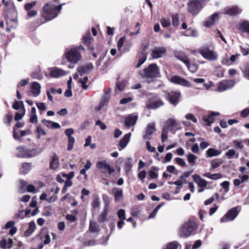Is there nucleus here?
<instances>
[{
  "mask_svg": "<svg viewBox=\"0 0 249 249\" xmlns=\"http://www.w3.org/2000/svg\"><path fill=\"white\" fill-rule=\"evenodd\" d=\"M94 69L93 64L91 63H87L85 65L79 66L78 68V71L81 76L84 73H87L92 71Z\"/></svg>",
  "mask_w": 249,
  "mask_h": 249,
  "instance_id": "a211bd4d",
  "label": "nucleus"
},
{
  "mask_svg": "<svg viewBox=\"0 0 249 249\" xmlns=\"http://www.w3.org/2000/svg\"><path fill=\"white\" fill-rule=\"evenodd\" d=\"M13 119V116L11 114L7 115L4 118V122L5 124H7L8 126L10 125L11 122Z\"/></svg>",
  "mask_w": 249,
  "mask_h": 249,
  "instance_id": "69168bd1",
  "label": "nucleus"
},
{
  "mask_svg": "<svg viewBox=\"0 0 249 249\" xmlns=\"http://www.w3.org/2000/svg\"><path fill=\"white\" fill-rule=\"evenodd\" d=\"M168 131V130L165 129L164 128L163 129L161 135V141L162 142H164L167 139Z\"/></svg>",
  "mask_w": 249,
  "mask_h": 249,
  "instance_id": "338daca9",
  "label": "nucleus"
},
{
  "mask_svg": "<svg viewBox=\"0 0 249 249\" xmlns=\"http://www.w3.org/2000/svg\"><path fill=\"white\" fill-rule=\"evenodd\" d=\"M65 57L71 64H76L81 59V55L77 49L72 48L65 53Z\"/></svg>",
  "mask_w": 249,
  "mask_h": 249,
  "instance_id": "0eeeda50",
  "label": "nucleus"
},
{
  "mask_svg": "<svg viewBox=\"0 0 249 249\" xmlns=\"http://www.w3.org/2000/svg\"><path fill=\"white\" fill-rule=\"evenodd\" d=\"M192 178L199 188H205L208 184V182L206 180L203 179L197 174L193 175Z\"/></svg>",
  "mask_w": 249,
  "mask_h": 249,
  "instance_id": "4be33fe9",
  "label": "nucleus"
},
{
  "mask_svg": "<svg viewBox=\"0 0 249 249\" xmlns=\"http://www.w3.org/2000/svg\"><path fill=\"white\" fill-rule=\"evenodd\" d=\"M131 159L128 158L127 160L125 162L124 165V170L126 173H128L131 170L132 166Z\"/></svg>",
  "mask_w": 249,
  "mask_h": 249,
  "instance_id": "ea45409f",
  "label": "nucleus"
},
{
  "mask_svg": "<svg viewBox=\"0 0 249 249\" xmlns=\"http://www.w3.org/2000/svg\"><path fill=\"white\" fill-rule=\"evenodd\" d=\"M196 228L194 222L189 221L185 223L179 229V235L180 237L186 238L189 236Z\"/></svg>",
  "mask_w": 249,
  "mask_h": 249,
  "instance_id": "39448f33",
  "label": "nucleus"
},
{
  "mask_svg": "<svg viewBox=\"0 0 249 249\" xmlns=\"http://www.w3.org/2000/svg\"><path fill=\"white\" fill-rule=\"evenodd\" d=\"M25 108H23V110L21 111V113L17 112L15 114V120L16 121H18L21 120L23 116L25 115Z\"/></svg>",
  "mask_w": 249,
  "mask_h": 249,
  "instance_id": "49530a36",
  "label": "nucleus"
},
{
  "mask_svg": "<svg viewBox=\"0 0 249 249\" xmlns=\"http://www.w3.org/2000/svg\"><path fill=\"white\" fill-rule=\"evenodd\" d=\"M146 59H147V57H146V55L144 54H142L140 56L139 60L136 65V67L139 68L143 63H144V62L146 61Z\"/></svg>",
  "mask_w": 249,
  "mask_h": 249,
  "instance_id": "09e8293b",
  "label": "nucleus"
},
{
  "mask_svg": "<svg viewBox=\"0 0 249 249\" xmlns=\"http://www.w3.org/2000/svg\"><path fill=\"white\" fill-rule=\"evenodd\" d=\"M36 131L38 133L37 136V139H40L41 135H45L46 133L44 129L41 128L39 126H37L36 127Z\"/></svg>",
  "mask_w": 249,
  "mask_h": 249,
  "instance_id": "6e6d98bb",
  "label": "nucleus"
},
{
  "mask_svg": "<svg viewBox=\"0 0 249 249\" xmlns=\"http://www.w3.org/2000/svg\"><path fill=\"white\" fill-rule=\"evenodd\" d=\"M166 52L164 47H155L151 51V56L153 58L157 59L162 57Z\"/></svg>",
  "mask_w": 249,
  "mask_h": 249,
  "instance_id": "4468645a",
  "label": "nucleus"
},
{
  "mask_svg": "<svg viewBox=\"0 0 249 249\" xmlns=\"http://www.w3.org/2000/svg\"><path fill=\"white\" fill-rule=\"evenodd\" d=\"M79 83L81 84V87L83 89H87L89 84V78L87 76L80 78Z\"/></svg>",
  "mask_w": 249,
  "mask_h": 249,
  "instance_id": "72a5a7b5",
  "label": "nucleus"
},
{
  "mask_svg": "<svg viewBox=\"0 0 249 249\" xmlns=\"http://www.w3.org/2000/svg\"><path fill=\"white\" fill-rule=\"evenodd\" d=\"M132 46V42H127V43H126L124 47V48L122 51V53H124L129 51Z\"/></svg>",
  "mask_w": 249,
  "mask_h": 249,
  "instance_id": "e2e57ef3",
  "label": "nucleus"
},
{
  "mask_svg": "<svg viewBox=\"0 0 249 249\" xmlns=\"http://www.w3.org/2000/svg\"><path fill=\"white\" fill-rule=\"evenodd\" d=\"M199 53L206 59L209 61H215L218 59L217 53L206 47L199 49Z\"/></svg>",
  "mask_w": 249,
  "mask_h": 249,
  "instance_id": "423d86ee",
  "label": "nucleus"
},
{
  "mask_svg": "<svg viewBox=\"0 0 249 249\" xmlns=\"http://www.w3.org/2000/svg\"><path fill=\"white\" fill-rule=\"evenodd\" d=\"M179 247V245L177 242L174 241L167 244L164 249H178Z\"/></svg>",
  "mask_w": 249,
  "mask_h": 249,
  "instance_id": "c03bdc74",
  "label": "nucleus"
},
{
  "mask_svg": "<svg viewBox=\"0 0 249 249\" xmlns=\"http://www.w3.org/2000/svg\"><path fill=\"white\" fill-rule=\"evenodd\" d=\"M97 167L100 169L102 172L104 173L107 172L109 174H111L114 172L113 168L111 167L107 164L105 160L98 161L97 163Z\"/></svg>",
  "mask_w": 249,
  "mask_h": 249,
  "instance_id": "ddd939ff",
  "label": "nucleus"
},
{
  "mask_svg": "<svg viewBox=\"0 0 249 249\" xmlns=\"http://www.w3.org/2000/svg\"><path fill=\"white\" fill-rule=\"evenodd\" d=\"M180 97V93L178 92H170L168 94V99L173 105L176 106L178 104Z\"/></svg>",
  "mask_w": 249,
  "mask_h": 249,
  "instance_id": "6ab92c4d",
  "label": "nucleus"
},
{
  "mask_svg": "<svg viewBox=\"0 0 249 249\" xmlns=\"http://www.w3.org/2000/svg\"><path fill=\"white\" fill-rule=\"evenodd\" d=\"M205 3L201 0H191L187 3V11L193 15L199 13Z\"/></svg>",
  "mask_w": 249,
  "mask_h": 249,
  "instance_id": "7ed1b4c3",
  "label": "nucleus"
},
{
  "mask_svg": "<svg viewBox=\"0 0 249 249\" xmlns=\"http://www.w3.org/2000/svg\"><path fill=\"white\" fill-rule=\"evenodd\" d=\"M242 10L236 6H233L225 10V13L230 16H233L240 14Z\"/></svg>",
  "mask_w": 249,
  "mask_h": 249,
  "instance_id": "cd10ccee",
  "label": "nucleus"
},
{
  "mask_svg": "<svg viewBox=\"0 0 249 249\" xmlns=\"http://www.w3.org/2000/svg\"><path fill=\"white\" fill-rule=\"evenodd\" d=\"M36 229V224L34 221L29 223L28 229L25 231L24 235L25 236H30L35 231Z\"/></svg>",
  "mask_w": 249,
  "mask_h": 249,
  "instance_id": "473e14b6",
  "label": "nucleus"
},
{
  "mask_svg": "<svg viewBox=\"0 0 249 249\" xmlns=\"http://www.w3.org/2000/svg\"><path fill=\"white\" fill-rule=\"evenodd\" d=\"M178 123L177 121L173 118H170L166 121L164 123V127L165 129L168 131H172L178 128Z\"/></svg>",
  "mask_w": 249,
  "mask_h": 249,
  "instance_id": "f8f14e48",
  "label": "nucleus"
},
{
  "mask_svg": "<svg viewBox=\"0 0 249 249\" xmlns=\"http://www.w3.org/2000/svg\"><path fill=\"white\" fill-rule=\"evenodd\" d=\"M219 115V113L218 112L212 111L207 116H204L202 120L206 125H210L214 122V116H218Z\"/></svg>",
  "mask_w": 249,
  "mask_h": 249,
  "instance_id": "5701e85b",
  "label": "nucleus"
},
{
  "mask_svg": "<svg viewBox=\"0 0 249 249\" xmlns=\"http://www.w3.org/2000/svg\"><path fill=\"white\" fill-rule=\"evenodd\" d=\"M233 143L237 149L242 150L243 148V144L242 142L239 140H234L233 141Z\"/></svg>",
  "mask_w": 249,
  "mask_h": 249,
  "instance_id": "4d7b16f0",
  "label": "nucleus"
},
{
  "mask_svg": "<svg viewBox=\"0 0 249 249\" xmlns=\"http://www.w3.org/2000/svg\"><path fill=\"white\" fill-rule=\"evenodd\" d=\"M12 107L14 109L17 110L21 109V110L22 111L23 108H25L23 101H15Z\"/></svg>",
  "mask_w": 249,
  "mask_h": 249,
  "instance_id": "c9c22d12",
  "label": "nucleus"
},
{
  "mask_svg": "<svg viewBox=\"0 0 249 249\" xmlns=\"http://www.w3.org/2000/svg\"><path fill=\"white\" fill-rule=\"evenodd\" d=\"M111 93V89H108L107 90L104 91V94L102 96L98 106L95 107V110L97 111L100 110L104 107L107 105L108 103Z\"/></svg>",
  "mask_w": 249,
  "mask_h": 249,
  "instance_id": "1a4fd4ad",
  "label": "nucleus"
},
{
  "mask_svg": "<svg viewBox=\"0 0 249 249\" xmlns=\"http://www.w3.org/2000/svg\"><path fill=\"white\" fill-rule=\"evenodd\" d=\"M138 119L137 116L134 114H130L124 118V124L127 127L134 125Z\"/></svg>",
  "mask_w": 249,
  "mask_h": 249,
  "instance_id": "412c9836",
  "label": "nucleus"
},
{
  "mask_svg": "<svg viewBox=\"0 0 249 249\" xmlns=\"http://www.w3.org/2000/svg\"><path fill=\"white\" fill-rule=\"evenodd\" d=\"M125 39V36L120 38L117 43V47L119 51H121L122 47L124 45Z\"/></svg>",
  "mask_w": 249,
  "mask_h": 249,
  "instance_id": "13d9d810",
  "label": "nucleus"
},
{
  "mask_svg": "<svg viewBox=\"0 0 249 249\" xmlns=\"http://www.w3.org/2000/svg\"><path fill=\"white\" fill-rule=\"evenodd\" d=\"M240 211V209L239 207H234L230 209L221 218V222L224 223L234 220Z\"/></svg>",
  "mask_w": 249,
  "mask_h": 249,
  "instance_id": "6e6552de",
  "label": "nucleus"
},
{
  "mask_svg": "<svg viewBox=\"0 0 249 249\" xmlns=\"http://www.w3.org/2000/svg\"><path fill=\"white\" fill-rule=\"evenodd\" d=\"M65 3L55 6L50 2L46 4L42 9V17L46 20H50L56 17Z\"/></svg>",
  "mask_w": 249,
  "mask_h": 249,
  "instance_id": "f257e3e1",
  "label": "nucleus"
},
{
  "mask_svg": "<svg viewBox=\"0 0 249 249\" xmlns=\"http://www.w3.org/2000/svg\"><path fill=\"white\" fill-rule=\"evenodd\" d=\"M218 18L219 17L217 13H215L213 14L210 18H208L204 22V26L207 27H210L214 25L215 21L218 19Z\"/></svg>",
  "mask_w": 249,
  "mask_h": 249,
  "instance_id": "a878e982",
  "label": "nucleus"
},
{
  "mask_svg": "<svg viewBox=\"0 0 249 249\" xmlns=\"http://www.w3.org/2000/svg\"><path fill=\"white\" fill-rule=\"evenodd\" d=\"M17 149L18 151L17 156L22 158L33 157L38 155L42 152V149L40 148L28 150L22 146L18 147Z\"/></svg>",
  "mask_w": 249,
  "mask_h": 249,
  "instance_id": "20e7f679",
  "label": "nucleus"
},
{
  "mask_svg": "<svg viewBox=\"0 0 249 249\" xmlns=\"http://www.w3.org/2000/svg\"><path fill=\"white\" fill-rule=\"evenodd\" d=\"M118 216L121 220H125V211L123 209H120L118 212Z\"/></svg>",
  "mask_w": 249,
  "mask_h": 249,
  "instance_id": "0e129e2a",
  "label": "nucleus"
},
{
  "mask_svg": "<svg viewBox=\"0 0 249 249\" xmlns=\"http://www.w3.org/2000/svg\"><path fill=\"white\" fill-rule=\"evenodd\" d=\"M172 24L175 27H177L179 25V17L178 14L172 16Z\"/></svg>",
  "mask_w": 249,
  "mask_h": 249,
  "instance_id": "864d4df0",
  "label": "nucleus"
},
{
  "mask_svg": "<svg viewBox=\"0 0 249 249\" xmlns=\"http://www.w3.org/2000/svg\"><path fill=\"white\" fill-rule=\"evenodd\" d=\"M210 163L212 169H214L220 166L222 163V161L220 160L215 159L211 160Z\"/></svg>",
  "mask_w": 249,
  "mask_h": 249,
  "instance_id": "a19ab883",
  "label": "nucleus"
},
{
  "mask_svg": "<svg viewBox=\"0 0 249 249\" xmlns=\"http://www.w3.org/2000/svg\"><path fill=\"white\" fill-rule=\"evenodd\" d=\"M74 142L75 139L74 137L68 138V145L67 147V150L68 151H71L73 149Z\"/></svg>",
  "mask_w": 249,
  "mask_h": 249,
  "instance_id": "de8ad7c7",
  "label": "nucleus"
},
{
  "mask_svg": "<svg viewBox=\"0 0 249 249\" xmlns=\"http://www.w3.org/2000/svg\"><path fill=\"white\" fill-rule=\"evenodd\" d=\"M59 164V160L58 157L55 153H53L51 157L50 161V168L52 169L55 170L57 169Z\"/></svg>",
  "mask_w": 249,
  "mask_h": 249,
  "instance_id": "393cba45",
  "label": "nucleus"
},
{
  "mask_svg": "<svg viewBox=\"0 0 249 249\" xmlns=\"http://www.w3.org/2000/svg\"><path fill=\"white\" fill-rule=\"evenodd\" d=\"M220 151L216 150L213 148H209L206 153V156L207 158H211L212 157L217 156L221 154Z\"/></svg>",
  "mask_w": 249,
  "mask_h": 249,
  "instance_id": "7c9ffc66",
  "label": "nucleus"
},
{
  "mask_svg": "<svg viewBox=\"0 0 249 249\" xmlns=\"http://www.w3.org/2000/svg\"><path fill=\"white\" fill-rule=\"evenodd\" d=\"M155 131V124L154 123L149 124L147 125L145 135L143 136L144 139H150L151 135Z\"/></svg>",
  "mask_w": 249,
  "mask_h": 249,
  "instance_id": "b1692460",
  "label": "nucleus"
},
{
  "mask_svg": "<svg viewBox=\"0 0 249 249\" xmlns=\"http://www.w3.org/2000/svg\"><path fill=\"white\" fill-rule=\"evenodd\" d=\"M31 163H24L20 168V172L21 174H26L31 170Z\"/></svg>",
  "mask_w": 249,
  "mask_h": 249,
  "instance_id": "2f4dec72",
  "label": "nucleus"
},
{
  "mask_svg": "<svg viewBox=\"0 0 249 249\" xmlns=\"http://www.w3.org/2000/svg\"><path fill=\"white\" fill-rule=\"evenodd\" d=\"M240 28L243 31L249 33V21H244L240 24Z\"/></svg>",
  "mask_w": 249,
  "mask_h": 249,
  "instance_id": "4c0bfd02",
  "label": "nucleus"
},
{
  "mask_svg": "<svg viewBox=\"0 0 249 249\" xmlns=\"http://www.w3.org/2000/svg\"><path fill=\"white\" fill-rule=\"evenodd\" d=\"M170 81L174 84H178L183 87H191V84L190 82L179 76L175 75L172 76Z\"/></svg>",
  "mask_w": 249,
  "mask_h": 249,
  "instance_id": "9b49d317",
  "label": "nucleus"
},
{
  "mask_svg": "<svg viewBox=\"0 0 249 249\" xmlns=\"http://www.w3.org/2000/svg\"><path fill=\"white\" fill-rule=\"evenodd\" d=\"M36 1H34L31 3H28L25 5V9L27 11H29L33 8L36 4Z\"/></svg>",
  "mask_w": 249,
  "mask_h": 249,
  "instance_id": "680f3d73",
  "label": "nucleus"
},
{
  "mask_svg": "<svg viewBox=\"0 0 249 249\" xmlns=\"http://www.w3.org/2000/svg\"><path fill=\"white\" fill-rule=\"evenodd\" d=\"M125 84L124 81L118 82L116 84V89L120 91H123L125 88Z\"/></svg>",
  "mask_w": 249,
  "mask_h": 249,
  "instance_id": "bf43d9fd",
  "label": "nucleus"
},
{
  "mask_svg": "<svg viewBox=\"0 0 249 249\" xmlns=\"http://www.w3.org/2000/svg\"><path fill=\"white\" fill-rule=\"evenodd\" d=\"M112 192L114 196L115 201H119L123 197V193L122 189L114 188L112 190Z\"/></svg>",
  "mask_w": 249,
  "mask_h": 249,
  "instance_id": "c756f323",
  "label": "nucleus"
},
{
  "mask_svg": "<svg viewBox=\"0 0 249 249\" xmlns=\"http://www.w3.org/2000/svg\"><path fill=\"white\" fill-rule=\"evenodd\" d=\"M100 204V201L98 197H95L91 203V206L94 209L99 210Z\"/></svg>",
  "mask_w": 249,
  "mask_h": 249,
  "instance_id": "79ce46f5",
  "label": "nucleus"
},
{
  "mask_svg": "<svg viewBox=\"0 0 249 249\" xmlns=\"http://www.w3.org/2000/svg\"><path fill=\"white\" fill-rule=\"evenodd\" d=\"M41 86L37 82H34L30 84L31 92L34 97L38 96L41 92Z\"/></svg>",
  "mask_w": 249,
  "mask_h": 249,
  "instance_id": "aec40b11",
  "label": "nucleus"
},
{
  "mask_svg": "<svg viewBox=\"0 0 249 249\" xmlns=\"http://www.w3.org/2000/svg\"><path fill=\"white\" fill-rule=\"evenodd\" d=\"M15 16L13 18H8L6 20V31L8 32H10L12 29H15L17 28L18 25V20L17 18L16 14Z\"/></svg>",
  "mask_w": 249,
  "mask_h": 249,
  "instance_id": "dca6fc26",
  "label": "nucleus"
},
{
  "mask_svg": "<svg viewBox=\"0 0 249 249\" xmlns=\"http://www.w3.org/2000/svg\"><path fill=\"white\" fill-rule=\"evenodd\" d=\"M90 35V33H89L87 35L84 36L83 38L84 44L88 46H89L91 41V38Z\"/></svg>",
  "mask_w": 249,
  "mask_h": 249,
  "instance_id": "603ef678",
  "label": "nucleus"
},
{
  "mask_svg": "<svg viewBox=\"0 0 249 249\" xmlns=\"http://www.w3.org/2000/svg\"><path fill=\"white\" fill-rule=\"evenodd\" d=\"M160 23L162 27H167L170 25L171 21L168 18H163L160 20Z\"/></svg>",
  "mask_w": 249,
  "mask_h": 249,
  "instance_id": "8fccbe9b",
  "label": "nucleus"
},
{
  "mask_svg": "<svg viewBox=\"0 0 249 249\" xmlns=\"http://www.w3.org/2000/svg\"><path fill=\"white\" fill-rule=\"evenodd\" d=\"M36 105L37 108L40 111H45L46 109V106L44 103H37Z\"/></svg>",
  "mask_w": 249,
  "mask_h": 249,
  "instance_id": "774afa93",
  "label": "nucleus"
},
{
  "mask_svg": "<svg viewBox=\"0 0 249 249\" xmlns=\"http://www.w3.org/2000/svg\"><path fill=\"white\" fill-rule=\"evenodd\" d=\"M13 246V240L11 238H3L1 240L0 247L3 249H10Z\"/></svg>",
  "mask_w": 249,
  "mask_h": 249,
  "instance_id": "bb28decb",
  "label": "nucleus"
},
{
  "mask_svg": "<svg viewBox=\"0 0 249 249\" xmlns=\"http://www.w3.org/2000/svg\"><path fill=\"white\" fill-rule=\"evenodd\" d=\"M185 65L188 70L192 72H196L198 69V66L196 64L194 63H190L189 61L187 62V63L185 64Z\"/></svg>",
  "mask_w": 249,
  "mask_h": 249,
  "instance_id": "58836bf2",
  "label": "nucleus"
},
{
  "mask_svg": "<svg viewBox=\"0 0 249 249\" xmlns=\"http://www.w3.org/2000/svg\"><path fill=\"white\" fill-rule=\"evenodd\" d=\"M185 118L188 120H191L193 122L196 123L197 122V119L196 117L191 113L187 114L185 115Z\"/></svg>",
  "mask_w": 249,
  "mask_h": 249,
  "instance_id": "052dcab7",
  "label": "nucleus"
},
{
  "mask_svg": "<svg viewBox=\"0 0 249 249\" xmlns=\"http://www.w3.org/2000/svg\"><path fill=\"white\" fill-rule=\"evenodd\" d=\"M131 136V133H128L125 134L122 139H121L118 145V149L120 151L122 150L126 147L130 141Z\"/></svg>",
  "mask_w": 249,
  "mask_h": 249,
  "instance_id": "f3484780",
  "label": "nucleus"
},
{
  "mask_svg": "<svg viewBox=\"0 0 249 249\" xmlns=\"http://www.w3.org/2000/svg\"><path fill=\"white\" fill-rule=\"evenodd\" d=\"M160 72L158 66L156 64H151L144 69L141 73L142 77L147 79H153L159 76Z\"/></svg>",
  "mask_w": 249,
  "mask_h": 249,
  "instance_id": "f03ea898",
  "label": "nucleus"
},
{
  "mask_svg": "<svg viewBox=\"0 0 249 249\" xmlns=\"http://www.w3.org/2000/svg\"><path fill=\"white\" fill-rule=\"evenodd\" d=\"M107 210L105 209L102 213H101L98 218V221L100 222H103L107 220Z\"/></svg>",
  "mask_w": 249,
  "mask_h": 249,
  "instance_id": "a18cd8bd",
  "label": "nucleus"
},
{
  "mask_svg": "<svg viewBox=\"0 0 249 249\" xmlns=\"http://www.w3.org/2000/svg\"><path fill=\"white\" fill-rule=\"evenodd\" d=\"M184 35L186 36H197V33L196 31L192 30V29H188L184 33Z\"/></svg>",
  "mask_w": 249,
  "mask_h": 249,
  "instance_id": "5fc2aeb1",
  "label": "nucleus"
},
{
  "mask_svg": "<svg viewBox=\"0 0 249 249\" xmlns=\"http://www.w3.org/2000/svg\"><path fill=\"white\" fill-rule=\"evenodd\" d=\"M235 82L233 80H223L219 83L216 90L223 92L232 88Z\"/></svg>",
  "mask_w": 249,
  "mask_h": 249,
  "instance_id": "9d476101",
  "label": "nucleus"
},
{
  "mask_svg": "<svg viewBox=\"0 0 249 249\" xmlns=\"http://www.w3.org/2000/svg\"><path fill=\"white\" fill-rule=\"evenodd\" d=\"M48 71L50 75L53 78H59L65 75L66 73L64 71L57 67L49 68Z\"/></svg>",
  "mask_w": 249,
  "mask_h": 249,
  "instance_id": "2eb2a0df",
  "label": "nucleus"
},
{
  "mask_svg": "<svg viewBox=\"0 0 249 249\" xmlns=\"http://www.w3.org/2000/svg\"><path fill=\"white\" fill-rule=\"evenodd\" d=\"M27 186H28V183L26 181L23 180H20L19 184V191L22 193L26 192Z\"/></svg>",
  "mask_w": 249,
  "mask_h": 249,
  "instance_id": "e433bc0d",
  "label": "nucleus"
},
{
  "mask_svg": "<svg viewBox=\"0 0 249 249\" xmlns=\"http://www.w3.org/2000/svg\"><path fill=\"white\" fill-rule=\"evenodd\" d=\"M89 230L92 232L98 231H99V226L95 222H90Z\"/></svg>",
  "mask_w": 249,
  "mask_h": 249,
  "instance_id": "3c124183",
  "label": "nucleus"
},
{
  "mask_svg": "<svg viewBox=\"0 0 249 249\" xmlns=\"http://www.w3.org/2000/svg\"><path fill=\"white\" fill-rule=\"evenodd\" d=\"M197 157L192 154H189L187 156V160L189 163L194 165L196 162Z\"/></svg>",
  "mask_w": 249,
  "mask_h": 249,
  "instance_id": "37998d69",
  "label": "nucleus"
},
{
  "mask_svg": "<svg viewBox=\"0 0 249 249\" xmlns=\"http://www.w3.org/2000/svg\"><path fill=\"white\" fill-rule=\"evenodd\" d=\"M175 56L178 60L183 62L185 64L189 61L188 57L183 52H176L174 53Z\"/></svg>",
  "mask_w": 249,
  "mask_h": 249,
  "instance_id": "c85d7f7f",
  "label": "nucleus"
},
{
  "mask_svg": "<svg viewBox=\"0 0 249 249\" xmlns=\"http://www.w3.org/2000/svg\"><path fill=\"white\" fill-rule=\"evenodd\" d=\"M163 105V102L160 100H156L151 102L148 106V107L151 108H157Z\"/></svg>",
  "mask_w": 249,
  "mask_h": 249,
  "instance_id": "f704fd0d",
  "label": "nucleus"
}]
</instances>
